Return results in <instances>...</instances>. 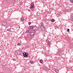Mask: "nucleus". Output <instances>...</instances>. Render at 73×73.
Here are the masks:
<instances>
[{
	"label": "nucleus",
	"instance_id": "7ed1b4c3",
	"mask_svg": "<svg viewBox=\"0 0 73 73\" xmlns=\"http://www.w3.org/2000/svg\"><path fill=\"white\" fill-rule=\"evenodd\" d=\"M23 56H24V57H25L26 58H27V57L28 56V53H27L26 52H24V53H23Z\"/></svg>",
	"mask_w": 73,
	"mask_h": 73
},
{
	"label": "nucleus",
	"instance_id": "f03ea898",
	"mask_svg": "<svg viewBox=\"0 0 73 73\" xmlns=\"http://www.w3.org/2000/svg\"><path fill=\"white\" fill-rule=\"evenodd\" d=\"M15 55H19L20 54V51L19 50H17L15 52Z\"/></svg>",
	"mask_w": 73,
	"mask_h": 73
},
{
	"label": "nucleus",
	"instance_id": "f8f14e48",
	"mask_svg": "<svg viewBox=\"0 0 73 73\" xmlns=\"http://www.w3.org/2000/svg\"><path fill=\"white\" fill-rule=\"evenodd\" d=\"M26 33H29H29H30V32H29V30H28L27 31H26Z\"/></svg>",
	"mask_w": 73,
	"mask_h": 73
},
{
	"label": "nucleus",
	"instance_id": "2eb2a0df",
	"mask_svg": "<svg viewBox=\"0 0 73 73\" xmlns=\"http://www.w3.org/2000/svg\"><path fill=\"white\" fill-rule=\"evenodd\" d=\"M73 0H70V2L71 3H73Z\"/></svg>",
	"mask_w": 73,
	"mask_h": 73
},
{
	"label": "nucleus",
	"instance_id": "f257e3e1",
	"mask_svg": "<svg viewBox=\"0 0 73 73\" xmlns=\"http://www.w3.org/2000/svg\"><path fill=\"white\" fill-rule=\"evenodd\" d=\"M36 31H37L36 30H33L30 31L29 34L31 36H33L35 35V32H36Z\"/></svg>",
	"mask_w": 73,
	"mask_h": 73
},
{
	"label": "nucleus",
	"instance_id": "4be33fe9",
	"mask_svg": "<svg viewBox=\"0 0 73 73\" xmlns=\"http://www.w3.org/2000/svg\"><path fill=\"white\" fill-rule=\"evenodd\" d=\"M21 45L20 43H19L18 44H17V45Z\"/></svg>",
	"mask_w": 73,
	"mask_h": 73
},
{
	"label": "nucleus",
	"instance_id": "dca6fc26",
	"mask_svg": "<svg viewBox=\"0 0 73 73\" xmlns=\"http://www.w3.org/2000/svg\"><path fill=\"white\" fill-rule=\"evenodd\" d=\"M71 11V9H69L67 10V11L68 12H70Z\"/></svg>",
	"mask_w": 73,
	"mask_h": 73
},
{
	"label": "nucleus",
	"instance_id": "39448f33",
	"mask_svg": "<svg viewBox=\"0 0 73 73\" xmlns=\"http://www.w3.org/2000/svg\"><path fill=\"white\" fill-rule=\"evenodd\" d=\"M30 8H31V9H33L34 8V4L33 3H32L31 4V6L30 7Z\"/></svg>",
	"mask_w": 73,
	"mask_h": 73
},
{
	"label": "nucleus",
	"instance_id": "20e7f679",
	"mask_svg": "<svg viewBox=\"0 0 73 73\" xmlns=\"http://www.w3.org/2000/svg\"><path fill=\"white\" fill-rule=\"evenodd\" d=\"M31 29H33V30H36V31H37L38 30H37V27H33V26H31Z\"/></svg>",
	"mask_w": 73,
	"mask_h": 73
},
{
	"label": "nucleus",
	"instance_id": "a211bd4d",
	"mask_svg": "<svg viewBox=\"0 0 73 73\" xmlns=\"http://www.w3.org/2000/svg\"><path fill=\"white\" fill-rule=\"evenodd\" d=\"M7 31H11V29H7Z\"/></svg>",
	"mask_w": 73,
	"mask_h": 73
},
{
	"label": "nucleus",
	"instance_id": "6ab92c4d",
	"mask_svg": "<svg viewBox=\"0 0 73 73\" xmlns=\"http://www.w3.org/2000/svg\"><path fill=\"white\" fill-rule=\"evenodd\" d=\"M12 60H13V61H16V59H14V58H13Z\"/></svg>",
	"mask_w": 73,
	"mask_h": 73
},
{
	"label": "nucleus",
	"instance_id": "9b49d317",
	"mask_svg": "<svg viewBox=\"0 0 73 73\" xmlns=\"http://www.w3.org/2000/svg\"><path fill=\"white\" fill-rule=\"evenodd\" d=\"M51 21L52 22H54V21H55V20H54V19H51Z\"/></svg>",
	"mask_w": 73,
	"mask_h": 73
},
{
	"label": "nucleus",
	"instance_id": "ddd939ff",
	"mask_svg": "<svg viewBox=\"0 0 73 73\" xmlns=\"http://www.w3.org/2000/svg\"><path fill=\"white\" fill-rule=\"evenodd\" d=\"M55 72H56V73H58V71L57 69L55 70Z\"/></svg>",
	"mask_w": 73,
	"mask_h": 73
},
{
	"label": "nucleus",
	"instance_id": "4468645a",
	"mask_svg": "<svg viewBox=\"0 0 73 73\" xmlns=\"http://www.w3.org/2000/svg\"><path fill=\"white\" fill-rule=\"evenodd\" d=\"M30 62L31 64H33V62H34L32 61V60H31L30 61Z\"/></svg>",
	"mask_w": 73,
	"mask_h": 73
},
{
	"label": "nucleus",
	"instance_id": "9d476101",
	"mask_svg": "<svg viewBox=\"0 0 73 73\" xmlns=\"http://www.w3.org/2000/svg\"><path fill=\"white\" fill-rule=\"evenodd\" d=\"M70 20L71 21H73V16L71 17Z\"/></svg>",
	"mask_w": 73,
	"mask_h": 73
},
{
	"label": "nucleus",
	"instance_id": "423d86ee",
	"mask_svg": "<svg viewBox=\"0 0 73 73\" xmlns=\"http://www.w3.org/2000/svg\"><path fill=\"white\" fill-rule=\"evenodd\" d=\"M40 26H41V28H43V29H44V23H41Z\"/></svg>",
	"mask_w": 73,
	"mask_h": 73
},
{
	"label": "nucleus",
	"instance_id": "f3484780",
	"mask_svg": "<svg viewBox=\"0 0 73 73\" xmlns=\"http://www.w3.org/2000/svg\"><path fill=\"white\" fill-rule=\"evenodd\" d=\"M40 62L41 63H42V62H43V61H42V60H40Z\"/></svg>",
	"mask_w": 73,
	"mask_h": 73
},
{
	"label": "nucleus",
	"instance_id": "aec40b11",
	"mask_svg": "<svg viewBox=\"0 0 73 73\" xmlns=\"http://www.w3.org/2000/svg\"><path fill=\"white\" fill-rule=\"evenodd\" d=\"M67 32H69L70 30L69 29H68L67 30Z\"/></svg>",
	"mask_w": 73,
	"mask_h": 73
},
{
	"label": "nucleus",
	"instance_id": "0eeeda50",
	"mask_svg": "<svg viewBox=\"0 0 73 73\" xmlns=\"http://www.w3.org/2000/svg\"><path fill=\"white\" fill-rule=\"evenodd\" d=\"M3 23L4 25H7V21H3Z\"/></svg>",
	"mask_w": 73,
	"mask_h": 73
},
{
	"label": "nucleus",
	"instance_id": "5701e85b",
	"mask_svg": "<svg viewBox=\"0 0 73 73\" xmlns=\"http://www.w3.org/2000/svg\"><path fill=\"white\" fill-rule=\"evenodd\" d=\"M23 68H25V67L24 66H23Z\"/></svg>",
	"mask_w": 73,
	"mask_h": 73
},
{
	"label": "nucleus",
	"instance_id": "6e6552de",
	"mask_svg": "<svg viewBox=\"0 0 73 73\" xmlns=\"http://www.w3.org/2000/svg\"><path fill=\"white\" fill-rule=\"evenodd\" d=\"M43 69L45 70H46V71H48V68L46 67H44L43 68Z\"/></svg>",
	"mask_w": 73,
	"mask_h": 73
},
{
	"label": "nucleus",
	"instance_id": "1a4fd4ad",
	"mask_svg": "<svg viewBox=\"0 0 73 73\" xmlns=\"http://www.w3.org/2000/svg\"><path fill=\"white\" fill-rule=\"evenodd\" d=\"M20 21H24V18H21L20 19Z\"/></svg>",
	"mask_w": 73,
	"mask_h": 73
},
{
	"label": "nucleus",
	"instance_id": "412c9836",
	"mask_svg": "<svg viewBox=\"0 0 73 73\" xmlns=\"http://www.w3.org/2000/svg\"><path fill=\"white\" fill-rule=\"evenodd\" d=\"M28 24H29V25H31V22H29Z\"/></svg>",
	"mask_w": 73,
	"mask_h": 73
},
{
	"label": "nucleus",
	"instance_id": "b1692460",
	"mask_svg": "<svg viewBox=\"0 0 73 73\" xmlns=\"http://www.w3.org/2000/svg\"><path fill=\"white\" fill-rule=\"evenodd\" d=\"M48 45H50V43H49L48 44Z\"/></svg>",
	"mask_w": 73,
	"mask_h": 73
}]
</instances>
